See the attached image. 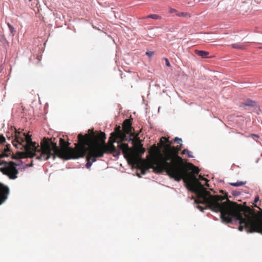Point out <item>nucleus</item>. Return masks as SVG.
I'll use <instances>...</instances> for the list:
<instances>
[{
  "instance_id": "nucleus-1",
  "label": "nucleus",
  "mask_w": 262,
  "mask_h": 262,
  "mask_svg": "<svg viewBox=\"0 0 262 262\" xmlns=\"http://www.w3.org/2000/svg\"><path fill=\"white\" fill-rule=\"evenodd\" d=\"M199 172L200 169L198 167L191 163L186 162L179 169L176 168L167 174L177 181L183 180L186 188L196 194L195 202L199 209L201 211L207 209L211 210L220 201L225 200L226 196V195H213L207 191L197 178L196 175Z\"/></svg>"
},
{
  "instance_id": "nucleus-2",
  "label": "nucleus",
  "mask_w": 262,
  "mask_h": 262,
  "mask_svg": "<svg viewBox=\"0 0 262 262\" xmlns=\"http://www.w3.org/2000/svg\"><path fill=\"white\" fill-rule=\"evenodd\" d=\"M220 201L211 210L221 213L222 222L230 223L232 219L239 221L238 230L247 229L248 233L257 232L262 234V216H257L254 210L248 206H243L228 199Z\"/></svg>"
},
{
  "instance_id": "nucleus-3",
  "label": "nucleus",
  "mask_w": 262,
  "mask_h": 262,
  "mask_svg": "<svg viewBox=\"0 0 262 262\" xmlns=\"http://www.w3.org/2000/svg\"><path fill=\"white\" fill-rule=\"evenodd\" d=\"M78 139V142L75 144L74 148H72L69 147L70 143L60 138V148H59L56 143L45 138L41 142L40 149L42 151L38 158L43 161L47 160L50 158L54 160L56 157L65 160L78 159L84 154L83 151L79 150V148L80 144L84 143L87 140L86 134L84 136L81 134H79Z\"/></svg>"
},
{
  "instance_id": "nucleus-4",
  "label": "nucleus",
  "mask_w": 262,
  "mask_h": 262,
  "mask_svg": "<svg viewBox=\"0 0 262 262\" xmlns=\"http://www.w3.org/2000/svg\"><path fill=\"white\" fill-rule=\"evenodd\" d=\"M105 136L103 140L98 138L97 141L102 146L106 147V150L109 153L112 154L114 157H117L120 154V151H122L125 159L130 158L133 161L136 160L133 149L128 147V144L124 143V141H129L132 139L125 135L120 126H116L115 131L111 133L107 145L105 143Z\"/></svg>"
},
{
  "instance_id": "nucleus-5",
  "label": "nucleus",
  "mask_w": 262,
  "mask_h": 262,
  "mask_svg": "<svg viewBox=\"0 0 262 262\" xmlns=\"http://www.w3.org/2000/svg\"><path fill=\"white\" fill-rule=\"evenodd\" d=\"M88 134H86L87 140L83 143H80L79 150L83 151V155L79 158L84 157L86 155L87 163L85 167L90 168L92 163L97 161V158L103 157L105 153H109L106 149V146H102L100 143L98 142V138L102 140L105 138V133L102 132L95 134L93 129H89Z\"/></svg>"
},
{
  "instance_id": "nucleus-6",
  "label": "nucleus",
  "mask_w": 262,
  "mask_h": 262,
  "mask_svg": "<svg viewBox=\"0 0 262 262\" xmlns=\"http://www.w3.org/2000/svg\"><path fill=\"white\" fill-rule=\"evenodd\" d=\"M13 145L16 148L24 149L25 152H17L14 159H23L26 158H33L36 157V159L42 161L38 158L40 156L41 150H40V145L35 142H33L31 136L26 135L25 134L20 133H15V139L12 140Z\"/></svg>"
},
{
  "instance_id": "nucleus-7",
  "label": "nucleus",
  "mask_w": 262,
  "mask_h": 262,
  "mask_svg": "<svg viewBox=\"0 0 262 262\" xmlns=\"http://www.w3.org/2000/svg\"><path fill=\"white\" fill-rule=\"evenodd\" d=\"M136 160L133 161L130 158L126 159L129 163L137 164L138 168L141 170V173L145 174L146 171L149 169H152L153 171L156 173H161L163 171L166 172V168L162 162L159 160L155 155L149 154L147 156V159H138L134 154Z\"/></svg>"
},
{
  "instance_id": "nucleus-8",
  "label": "nucleus",
  "mask_w": 262,
  "mask_h": 262,
  "mask_svg": "<svg viewBox=\"0 0 262 262\" xmlns=\"http://www.w3.org/2000/svg\"><path fill=\"white\" fill-rule=\"evenodd\" d=\"M181 146H167L164 151L165 157L161 161L166 168V172L169 173L175 169H179L181 166L186 163L184 160L179 156Z\"/></svg>"
},
{
  "instance_id": "nucleus-9",
  "label": "nucleus",
  "mask_w": 262,
  "mask_h": 262,
  "mask_svg": "<svg viewBox=\"0 0 262 262\" xmlns=\"http://www.w3.org/2000/svg\"><path fill=\"white\" fill-rule=\"evenodd\" d=\"M0 165L3 166L0 168V171L7 176L10 179L15 180L17 178L18 170L16 168L18 165L13 161L6 162L0 159Z\"/></svg>"
},
{
  "instance_id": "nucleus-10",
  "label": "nucleus",
  "mask_w": 262,
  "mask_h": 262,
  "mask_svg": "<svg viewBox=\"0 0 262 262\" xmlns=\"http://www.w3.org/2000/svg\"><path fill=\"white\" fill-rule=\"evenodd\" d=\"M172 142L171 141L169 140V138H166L163 137L161 138L160 141V146L162 148V150H160V148L156 146V145H152L150 150H149V154L155 155L159 160L161 161L164 158V151L167 147V146H169L170 147H172Z\"/></svg>"
},
{
  "instance_id": "nucleus-11",
  "label": "nucleus",
  "mask_w": 262,
  "mask_h": 262,
  "mask_svg": "<svg viewBox=\"0 0 262 262\" xmlns=\"http://www.w3.org/2000/svg\"><path fill=\"white\" fill-rule=\"evenodd\" d=\"M132 119H125L122 124V129L124 133L126 136L127 135H129L128 137H130L131 138L133 136V133L132 132L133 128L132 126Z\"/></svg>"
},
{
  "instance_id": "nucleus-12",
  "label": "nucleus",
  "mask_w": 262,
  "mask_h": 262,
  "mask_svg": "<svg viewBox=\"0 0 262 262\" xmlns=\"http://www.w3.org/2000/svg\"><path fill=\"white\" fill-rule=\"evenodd\" d=\"M9 193L8 187L0 183V205L7 200Z\"/></svg>"
},
{
  "instance_id": "nucleus-13",
  "label": "nucleus",
  "mask_w": 262,
  "mask_h": 262,
  "mask_svg": "<svg viewBox=\"0 0 262 262\" xmlns=\"http://www.w3.org/2000/svg\"><path fill=\"white\" fill-rule=\"evenodd\" d=\"M194 53L203 58H209L208 56L209 53L207 51L195 50Z\"/></svg>"
},
{
  "instance_id": "nucleus-14",
  "label": "nucleus",
  "mask_w": 262,
  "mask_h": 262,
  "mask_svg": "<svg viewBox=\"0 0 262 262\" xmlns=\"http://www.w3.org/2000/svg\"><path fill=\"white\" fill-rule=\"evenodd\" d=\"M231 46L232 48L235 49L244 50L245 49V45L244 44H241L240 43H233Z\"/></svg>"
},
{
  "instance_id": "nucleus-15",
  "label": "nucleus",
  "mask_w": 262,
  "mask_h": 262,
  "mask_svg": "<svg viewBox=\"0 0 262 262\" xmlns=\"http://www.w3.org/2000/svg\"><path fill=\"white\" fill-rule=\"evenodd\" d=\"M177 16L180 17H184V18H190L191 17V14L187 12H177Z\"/></svg>"
},
{
  "instance_id": "nucleus-16",
  "label": "nucleus",
  "mask_w": 262,
  "mask_h": 262,
  "mask_svg": "<svg viewBox=\"0 0 262 262\" xmlns=\"http://www.w3.org/2000/svg\"><path fill=\"white\" fill-rule=\"evenodd\" d=\"M243 105V106H254L255 105V102L251 100L248 99L245 101Z\"/></svg>"
},
{
  "instance_id": "nucleus-17",
  "label": "nucleus",
  "mask_w": 262,
  "mask_h": 262,
  "mask_svg": "<svg viewBox=\"0 0 262 262\" xmlns=\"http://www.w3.org/2000/svg\"><path fill=\"white\" fill-rule=\"evenodd\" d=\"M229 184L231 186L238 187L244 185L246 184V182L238 181L235 183H229Z\"/></svg>"
},
{
  "instance_id": "nucleus-18",
  "label": "nucleus",
  "mask_w": 262,
  "mask_h": 262,
  "mask_svg": "<svg viewBox=\"0 0 262 262\" xmlns=\"http://www.w3.org/2000/svg\"><path fill=\"white\" fill-rule=\"evenodd\" d=\"M152 18L154 19H161V16H159L157 14H150V15L147 16L146 17H143L142 18L144 19V18Z\"/></svg>"
},
{
  "instance_id": "nucleus-19",
  "label": "nucleus",
  "mask_w": 262,
  "mask_h": 262,
  "mask_svg": "<svg viewBox=\"0 0 262 262\" xmlns=\"http://www.w3.org/2000/svg\"><path fill=\"white\" fill-rule=\"evenodd\" d=\"M181 154H182V155H185V154H187V156H188V157H189V158H191V157H192V155H190V151L188 149H184V150L182 151Z\"/></svg>"
},
{
  "instance_id": "nucleus-20",
  "label": "nucleus",
  "mask_w": 262,
  "mask_h": 262,
  "mask_svg": "<svg viewBox=\"0 0 262 262\" xmlns=\"http://www.w3.org/2000/svg\"><path fill=\"white\" fill-rule=\"evenodd\" d=\"M138 150L140 154H142L145 152V149L143 147V145L142 144H140L138 148Z\"/></svg>"
},
{
  "instance_id": "nucleus-21",
  "label": "nucleus",
  "mask_w": 262,
  "mask_h": 262,
  "mask_svg": "<svg viewBox=\"0 0 262 262\" xmlns=\"http://www.w3.org/2000/svg\"><path fill=\"white\" fill-rule=\"evenodd\" d=\"M7 25L9 27V30L11 32V33L12 34V35H14V28L13 27L10 25L9 23H7Z\"/></svg>"
},
{
  "instance_id": "nucleus-22",
  "label": "nucleus",
  "mask_w": 262,
  "mask_h": 262,
  "mask_svg": "<svg viewBox=\"0 0 262 262\" xmlns=\"http://www.w3.org/2000/svg\"><path fill=\"white\" fill-rule=\"evenodd\" d=\"M177 12H179L176 9L170 8L169 9V13L170 14L175 13L177 15Z\"/></svg>"
},
{
  "instance_id": "nucleus-23",
  "label": "nucleus",
  "mask_w": 262,
  "mask_h": 262,
  "mask_svg": "<svg viewBox=\"0 0 262 262\" xmlns=\"http://www.w3.org/2000/svg\"><path fill=\"white\" fill-rule=\"evenodd\" d=\"M174 142H177L178 144L182 143V140L181 138H179L178 137H176L173 139Z\"/></svg>"
},
{
  "instance_id": "nucleus-24",
  "label": "nucleus",
  "mask_w": 262,
  "mask_h": 262,
  "mask_svg": "<svg viewBox=\"0 0 262 262\" xmlns=\"http://www.w3.org/2000/svg\"><path fill=\"white\" fill-rule=\"evenodd\" d=\"M146 54L149 57H151L154 54V52L151 51H148L146 52Z\"/></svg>"
},
{
  "instance_id": "nucleus-25",
  "label": "nucleus",
  "mask_w": 262,
  "mask_h": 262,
  "mask_svg": "<svg viewBox=\"0 0 262 262\" xmlns=\"http://www.w3.org/2000/svg\"><path fill=\"white\" fill-rule=\"evenodd\" d=\"M199 181L200 180H201V181H208V180L207 179H206V178H204L202 176H201V174L199 175Z\"/></svg>"
},
{
  "instance_id": "nucleus-26",
  "label": "nucleus",
  "mask_w": 262,
  "mask_h": 262,
  "mask_svg": "<svg viewBox=\"0 0 262 262\" xmlns=\"http://www.w3.org/2000/svg\"><path fill=\"white\" fill-rule=\"evenodd\" d=\"M165 63H166V65L167 66V67H170V63L168 60V59L167 58H165Z\"/></svg>"
},
{
  "instance_id": "nucleus-27",
  "label": "nucleus",
  "mask_w": 262,
  "mask_h": 262,
  "mask_svg": "<svg viewBox=\"0 0 262 262\" xmlns=\"http://www.w3.org/2000/svg\"><path fill=\"white\" fill-rule=\"evenodd\" d=\"M250 137H256L257 138H259V136L256 135V134H252L250 135Z\"/></svg>"
},
{
  "instance_id": "nucleus-28",
  "label": "nucleus",
  "mask_w": 262,
  "mask_h": 262,
  "mask_svg": "<svg viewBox=\"0 0 262 262\" xmlns=\"http://www.w3.org/2000/svg\"><path fill=\"white\" fill-rule=\"evenodd\" d=\"M33 165V161L31 162L30 164H28L26 165V167H32Z\"/></svg>"
},
{
  "instance_id": "nucleus-29",
  "label": "nucleus",
  "mask_w": 262,
  "mask_h": 262,
  "mask_svg": "<svg viewBox=\"0 0 262 262\" xmlns=\"http://www.w3.org/2000/svg\"><path fill=\"white\" fill-rule=\"evenodd\" d=\"M259 200V196L258 195L256 196L254 199V203H256Z\"/></svg>"
},
{
  "instance_id": "nucleus-30",
  "label": "nucleus",
  "mask_w": 262,
  "mask_h": 262,
  "mask_svg": "<svg viewBox=\"0 0 262 262\" xmlns=\"http://www.w3.org/2000/svg\"><path fill=\"white\" fill-rule=\"evenodd\" d=\"M14 130H15V132L14 133V139H15V133L17 132V133H19V132H17L16 130V128H14ZM20 133H21V132H20ZM21 134H24L23 133H21ZM26 135H29L28 134H26V133H24Z\"/></svg>"
},
{
  "instance_id": "nucleus-31",
  "label": "nucleus",
  "mask_w": 262,
  "mask_h": 262,
  "mask_svg": "<svg viewBox=\"0 0 262 262\" xmlns=\"http://www.w3.org/2000/svg\"><path fill=\"white\" fill-rule=\"evenodd\" d=\"M206 183H205V186H207V187H209V184L208 183V181H206Z\"/></svg>"
},
{
  "instance_id": "nucleus-32",
  "label": "nucleus",
  "mask_w": 262,
  "mask_h": 262,
  "mask_svg": "<svg viewBox=\"0 0 262 262\" xmlns=\"http://www.w3.org/2000/svg\"><path fill=\"white\" fill-rule=\"evenodd\" d=\"M179 144H180V145H179V146H181V149L182 148V146H183L182 143H179Z\"/></svg>"
},
{
  "instance_id": "nucleus-33",
  "label": "nucleus",
  "mask_w": 262,
  "mask_h": 262,
  "mask_svg": "<svg viewBox=\"0 0 262 262\" xmlns=\"http://www.w3.org/2000/svg\"><path fill=\"white\" fill-rule=\"evenodd\" d=\"M254 206H255V207H257V208H258V207H257V206L256 204H255Z\"/></svg>"
},
{
  "instance_id": "nucleus-34",
  "label": "nucleus",
  "mask_w": 262,
  "mask_h": 262,
  "mask_svg": "<svg viewBox=\"0 0 262 262\" xmlns=\"http://www.w3.org/2000/svg\"><path fill=\"white\" fill-rule=\"evenodd\" d=\"M32 0H29V2H31Z\"/></svg>"
}]
</instances>
